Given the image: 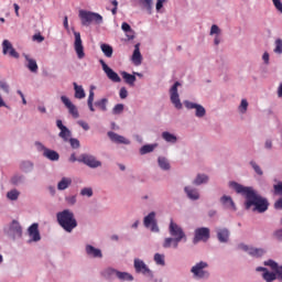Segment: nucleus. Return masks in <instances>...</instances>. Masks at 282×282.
<instances>
[{
  "instance_id": "f257e3e1",
  "label": "nucleus",
  "mask_w": 282,
  "mask_h": 282,
  "mask_svg": "<svg viewBox=\"0 0 282 282\" xmlns=\"http://www.w3.org/2000/svg\"><path fill=\"white\" fill-rule=\"evenodd\" d=\"M229 186L234 188L236 193L243 195L246 198L245 206L247 210H250L252 206H254L253 210H257L258 213H265V210H268V207L270 206L268 199L257 194L252 187H246L237 182H230Z\"/></svg>"
},
{
  "instance_id": "f03ea898",
  "label": "nucleus",
  "mask_w": 282,
  "mask_h": 282,
  "mask_svg": "<svg viewBox=\"0 0 282 282\" xmlns=\"http://www.w3.org/2000/svg\"><path fill=\"white\" fill-rule=\"evenodd\" d=\"M169 232L171 237L164 239L163 248L177 249L180 243H182V241L186 243L187 241L186 232H184V229L180 225H177L175 221H173V219H171L170 221Z\"/></svg>"
},
{
  "instance_id": "7ed1b4c3",
  "label": "nucleus",
  "mask_w": 282,
  "mask_h": 282,
  "mask_svg": "<svg viewBox=\"0 0 282 282\" xmlns=\"http://www.w3.org/2000/svg\"><path fill=\"white\" fill-rule=\"evenodd\" d=\"M57 221L59 226L66 231L72 232L76 226H78V223L76 221V218L74 217V213L69 209H64L63 212L57 213Z\"/></svg>"
},
{
  "instance_id": "20e7f679",
  "label": "nucleus",
  "mask_w": 282,
  "mask_h": 282,
  "mask_svg": "<svg viewBox=\"0 0 282 282\" xmlns=\"http://www.w3.org/2000/svg\"><path fill=\"white\" fill-rule=\"evenodd\" d=\"M79 19L82 21V25L85 28H88V25H91V23H102V15L99 13H94L91 11H85L80 10L79 11Z\"/></svg>"
},
{
  "instance_id": "39448f33",
  "label": "nucleus",
  "mask_w": 282,
  "mask_h": 282,
  "mask_svg": "<svg viewBox=\"0 0 282 282\" xmlns=\"http://www.w3.org/2000/svg\"><path fill=\"white\" fill-rule=\"evenodd\" d=\"M206 268H208V263L204 261L192 267L191 272L194 275V279H208L210 276V272H208Z\"/></svg>"
},
{
  "instance_id": "423d86ee",
  "label": "nucleus",
  "mask_w": 282,
  "mask_h": 282,
  "mask_svg": "<svg viewBox=\"0 0 282 282\" xmlns=\"http://www.w3.org/2000/svg\"><path fill=\"white\" fill-rule=\"evenodd\" d=\"M193 243H199V241H208L210 239V229L208 227H200L195 229Z\"/></svg>"
},
{
  "instance_id": "0eeeda50",
  "label": "nucleus",
  "mask_w": 282,
  "mask_h": 282,
  "mask_svg": "<svg viewBox=\"0 0 282 282\" xmlns=\"http://www.w3.org/2000/svg\"><path fill=\"white\" fill-rule=\"evenodd\" d=\"M78 162L86 164V166H89V169H98V166H102V163L96 160V156L90 154H82Z\"/></svg>"
},
{
  "instance_id": "6e6552de",
  "label": "nucleus",
  "mask_w": 282,
  "mask_h": 282,
  "mask_svg": "<svg viewBox=\"0 0 282 282\" xmlns=\"http://www.w3.org/2000/svg\"><path fill=\"white\" fill-rule=\"evenodd\" d=\"M75 42L74 50L79 59L85 58V46H83V39H80V32H74Z\"/></svg>"
},
{
  "instance_id": "1a4fd4ad",
  "label": "nucleus",
  "mask_w": 282,
  "mask_h": 282,
  "mask_svg": "<svg viewBox=\"0 0 282 282\" xmlns=\"http://www.w3.org/2000/svg\"><path fill=\"white\" fill-rule=\"evenodd\" d=\"M180 82H175L174 85L170 89L171 102L177 109H182V101L180 100V94L177 93V88L180 87Z\"/></svg>"
},
{
  "instance_id": "9d476101",
  "label": "nucleus",
  "mask_w": 282,
  "mask_h": 282,
  "mask_svg": "<svg viewBox=\"0 0 282 282\" xmlns=\"http://www.w3.org/2000/svg\"><path fill=\"white\" fill-rule=\"evenodd\" d=\"M143 225L145 228H151L152 232L160 231V228H158V221L155 220V212H152L144 217Z\"/></svg>"
},
{
  "instance_id": "9b49d317",
  "label": "nucleus",
  "mask_w": 282,
  "mask_h": 282,
  "mask_svg": "<svg viewBox=\"0 0 282 282\" xmlns=\"http://www.w3.org/2000/svg\"><path fill=\"white\" fill-rule=\"evenodd\" d=\"M99 63L105 74L108 76L109 80H112V83H120L122 80L118 73L113 72V69H111V67H109L107 63H105L102 59H100Z\"/></svg>"
},
{
  "instance_id": "f8f14e48",
  "label": "nucleus",
  "mask_w": 282,
  "mask_h": 282,
  "mask_svg": "<svg viewBox=\"0 0 282 282\" xmlns=\"http://www.w3.org/2000/svg\"><path fill=\"white\" fill-rule=\"evenodd\" d=\"M184 105L186 109H196V112H195L196 118H204V116H206V108H204V106L188 101V100L184 101Z\"/></svg>"
},
{
  "instance_id": "ddd939ff",
  "label": "nucleus",
  "mask_w": 282,
  "mask_h": 282,
  "mask_svg": "<svg viewBox=\"0 0 282 282\" xmlns=\"http://www.w3.org/2000/svg\"><path fill=\"white\" fill-rule=\"evenodd\" d=\"M134 270L138 273L141 274H147L148 276H152V272L149 269V267H147V264L144 263V261L140 260V259H134Z\"/></svg>"
},
{
  "instance_id": "4468645a",
  "label": "nucleus",
  "mask_w": 282,
  "mask_h": 282,
  "mask_svg": "<svg viewBox=\"0 0 282 282\" xmlns=\"http://www.w3.org/2000/svg\"><path fill=\"white\" fill-rule=\"evenodd\" d=\"M62 102L65 105V107L68 109V113L73 116V118H79L78 108H76L75 105L67 98L66 96L61 97Z\"/></svg>"
},
{
  "instance_id": "2eb2a0df",
  "label": "nucleus",
  "mask_w": 282,
  "mask_h": 282,
  "mask_svg": "<svg viewBox=\"0 0 282 282\" xmlns=\"http://www.w3.org/2000/svg\"><path fill=\"white\" fill-rule=\"evenodd\" d=\"M241 250H243L245 252H248V254H250L251 257H263V254H265V249L262 248H252V247H248L246 245H240Z\"/></svg>"
},
{
  "instance_id": "dca6fc26",
  "label": "nucleus",
  "mask_w": 282,
  "mask_h": 282,
  "mask_svg": "<svg viewBox=\"0 0 282 282\" xmlns=\"http://www.w3.org/2000/svg\"><path fill=\"white\" fill-rule=\"evenodd\" d=\"M28 232H29V237H30V241H41V232L39 231V224L37 223H34L32 224L29 229H28Z\"/></svg>"
},
{
  "instance_id": "f3484780",
  "label": "nucleus",
  "mask_w": 282,
  "mask_h": 282,
  "mask_svg": "<svg viewBox=\"0 0 282 282\" xmlns=\"http://www.w3.org/2000/svg\"><path fill=\"white\" fill-rule=\"evenodd\" d=\"M2 52L3 54H8L9 52V56H11L12 58H19V53L17 52V50H14V47H12V43H10V41L4 40L2 42Z\"/></svg>"
},
{
  "instance_id": "a211bd4d",
  "label": "nucleus",
  "mask_w": 282,
  "mask_h": 282,
  "mask_svg": "<svg viewBox=\"0 0 282 282\" xmlns=\"http://www.w3.org/2000/svg\"><path fill=\"white\" fill-rule=\"evenodd\" d=\"M108 138L111 140V142H116V144H130L131 143L127 138H124L113 131L108 132Z\"/></svg>"
},
{
  "instance_id": "6ab92c4d",
  "label": "nucleus",
  "mask_w": 282,
  "mask_h": 282,
  "mask_svg": "<svg viewBox=\"0 0 282 282\" xmlns=\"http://www.w3.org/2000/svg\"><path fill=\"white\" fill-rule=\"evenodd\" d=\"M217 237L220 243H228V239H230V231L226 228H220L217 230Z\"/></svg>"
},
{
  "instance_id": "aec40b11",
  "label": "nucleus",
  "mask_w": 282,
  "mask_h": 282,
  "mask_svg": "<svg viewBox=\"0 0 282 282\" xmlns=\"http://www.w3.org/2000/svg\"><path fill=\"white\" fill-rule=\"evenodd\" d=\"M86 253L88 257H93L94 259H102V251H100V249H96L94 246H86Z\"/></svg>"
},
{
  "instance_id": "412c9836",
  "label": "nucleus",
  "mask_w": 282,
  "mask_h": 282,
  "mask_svg": "<svg viewBox=\"0 0 282 282\" xmlns=\"http://www.w3.org/2000/svg\"><path fill=\"white\" fill-rule=\"evenodd\" d=\"M264 265H269V268H271V270H274L275 274H278V279H281V281H282V265L279 267V264L274 260L265 261Z\"/></svg>"
},
{
  "instance_id": "4be33fe9",
  "label": "nucleus",
  "mask_w": 282,
  "mask_h": 282,
  "mask_svg": "<svg viewBox=\"0 0 282 282\" xmlns=\"http://www.w3.org/2000/svg\"><path fill=\"white\" fill-rule=\"evenodd\" d=\"M132 62L134 65H142V54L140 53V44L134 45V51L132 54Z\"/></svg>"
},
{
  "instance_id": "5701e85b",
  "label": "nucleus",
  "mask_w": 282,
  "mask_h": 282,
  "mask_svg": "<svg viewBox=\"0 0 282 282\" xmlns=\"http://www.w3.org/2000/svg\"><path fill=\"white\" fill-rule=\"evenodd\" d=\"M220 202L225 208H229L230 210H237V207L235 206V202L232 200V197L224 195L220 198Z\"/></svg>"
},
{
  "instance_id": "b1692460",
  "label": "nucleus",
  "mask_w": 282,
  "mask_h": 282,
  "mask_svg": "<svg viewBox=\"0 0 282 282\" xmlns=\"http://www.w3.org/2000/svg\"><path fill=\"white\" fill-rule=\"evenodd\" d=\"M43 155L44 158H47V160H51L52 162H57V160L61 158V155H58V152L50 150L47 148L44 149Z\"/></svg>"
},
{
  "instance_id": "393cba45",
  "label": "nucleus",
  "mask_w": 282,
  "mask_h": 282,
  "mask_svg": "<svg viewBox=\"0 0 282 282\" xmlns=\"http://www.w3.org/2000/svg\"><path fill=\"white\" fill-rule=\"evenodd\" d=\"M25 61H26V67L28 69H30L33 74H36V72H39V64H36V61L33 58H30L29 55L24 56Z\"/></svg>"
},
{
  "instance_id": "a878e982",
  "label": "nucleus",
  "mask_w": 282,
  "mask_h": 282,
  "mask_svg": "<svg viewBox=\"0 0 282 282\" xmlns=\"http://www.w3.org/2000/svg\"><path fill=\"white\" fill-rule=\"evenodd\" d=\"M121 76L124 83H127V85H130V87H133V85H135V80H137L135 75H131L127 72H122Z\"/></svg>"
},
{
  "instance_id": "bb28decb",
  "label": "nucleus",
  "mask_w": 282,
  "mask_h": 282,
  "mask_svg": "<svg viewBox=\"0 0 282 282\" xmlns=\"http://www.w3.org/2000/svg\"><path fill=\"white\" fill-rule=\"evenodd\" d=\"M69 186H72V178L69 177H63L57 184L58 191H65L66 188H69Z\"/></svg>"
},
{
  "instance_id": "cd10ccee",
  "label": "nucleus",
  "mask_w": 282,
  "mask_h": 282,
  "mask_svg": "<svg viewBox=\"0 0 282 282\" xmlns=\"http://www.w3.org/2000/svg\"><path fill=\"white\" fill-rule=\"evenodd\" d=\"M185 193L189 199H199V192L197 189H193L191 187H185Z\"/></svg>"
},
{
  "instance_id": "c85d7f7f",
  "label": "nucleus",
  "mask_w": 282,
  "mask_h": 282,
  "mask_svg": "<svg viewBox=\"0 0 282 282\" xmlns=\"http://www.w3.org/2000/svg\"><path fill=\"white\" fill-rule=\"evenodd\" d=\"M73 85L75 89V98L83 100V98H85V89H83V86H78V84L76 83H74Z\"/></svg>"
},
{
  "instance_id": "c756f323",
  "label": "nucleus",
  "mask_w": 282,
  "mask_h": 282,
  "mask_svg": "<svg viewBox=\"0 0 282 282\" xmlns=\"http://www.w3.org/2000/svg\"><path fill=\"white\" fill-rule=\"evenodd\" d=\"M101 52H104L107 58H111L113 56V47L109 44H101Z\"/></svg>"
},
{
  "instance_id": "7c9ffc66",
  "label": "nucleus",
  "mask_w": 282,
  "mask_h": 282,
  "mask_svg": "<svg viewBox=\"0 0 282 282\" xmlns=\"http://www.w3.org/2000/svg\"><path fill=\"white\" fill-rule=\"evenodd\" d=\"M158 162H159L160 169H162L163 171H169V169H171V164L169 163V160H166V158L160 156L158 159Z\"/></svg>"
},
{
  "instance_id": "2f4dec72",
  "label": "nucleus",
  "mask_w": 282,
  "mask_h": 282,
  "mask_svg": "<svg viewBox=\"0 0 282 282\" xmlns=\"http://www.w3.org/2000/svg\"><path fill=\"white\" fill-rule=\"evenodd\" d=\"M155 147H158V144H145L140 149V154L147 155V153H153Z\"/></svg>"
},
{
  "instance_id": "473e14b6",
  "label": "nucleus",
  "mask_w": 282,
  "mask_h": 282,
  "mask_svg": "<svg viewBox=\"0 0 282 282\" xmlns=\"http://www.w3.org/2000/svg\"><path fill=\"white\" fill-rule=\"evenodd\" d=\"M64 142H69V139L72 138V131L68 130V128H63L58 134Z\"/></svg>"
},
{
  "instance_id": "72a5a7b5",
  "label": "nucleus",
  "mask_w": 282,
  "mask_h": 282,
  "mask_svg": "<svg viewBox=\"0 0 282 282\" xmlns=\"http://www.w3.org/2000/svg\"><path fill=\"white\" fill-rule=\"evenodd\" d=\"M162 138L163 140H165V142H171L172 144H175V142H177V137H175V134H172L171 132H163Z\"/></svg>"
},
{
  "instance_id": "f704fd0d",
  "label": "nucleus",
  "mask_w": 282,
  "mask_h": 282,
  "mask_svg": "<svg viewBox=\"0 0 282 282\" xmlns=\"http://www.w3.org/2000/svg\"><path fill=\"white\" fill-rule=\"evenodd\" d=\"M276 276H279V274L270 271H265L264 273H262V278L267 282L276 281Z\"/></svg>"
},
{
  "instance_id": "c9c22d12",
  "label": "nucleus",
  "mask_w": 282,
  "mask_h": 282,
  "mask_svg": "<svg viewBox=\"0 0 282 282\" xmlns=\"http://www.w3.org/2000/svg\"><path fill=\"white\" fill-rule=\"evenodd\" d=\"M118 272L116 269L108 268L102 272L105 279H113V276H118Z\"/></svg>"
},
{
  "instance_id": "e433bc0d",
  "label": "nucleus",
  "mask_w": 282,
  "mask_h": 282,
  "mask_svg": "<svg viewBox=\"0 0 282 282\" xmlns=\"http://www.w3.org/2000/svg\"><path fill=\"white\" fill-rule=\"evenodd\" d=\"M117 279H120V281H133V275L128 272L118 271Z\"/></svg>"
},
{
  "instance_id": "4c0bfd02",
  "label": "nucleus",
  "mask_w": 282,
  "mask_h": 282,
  "mask_svg": "<svg viewBox=\"0 0 282 282\" xmlns=\"http://www.w3.org/2000/svg\"><path fill=\"white\" fill-rule=\"evenodd\" d=\"M206 182H208V176L204 174H198L194 181V184H196V186H199L202 184H206Z\"/></svg>"
},
{
  "instance_id": "58836bf2",
  "label": "nucleus",
  "mask_w": 282,
  "mask_h": 282,
  "mask_svg": "<svg viewBox=\"0 0 282 282\" xmlns=\"http://www.w3.org/2000/svg\"><path fill=\"white\" fill-rule=\"evenodd\" d=\"M107 102H109V100H107V98H102L96 101L95 106L100 108L101 111H107Z\"/></svg>"
},
{
  "instance_id": "ea45409f",
  "label": "nucleus",
  "mask_w": 282,
  "mask_h": 282,
  "mask_svg": "<svg viewBox=\"0 0 282 282\" xmlns=\"http://www.w3.org/2000/svg\"><path fill=\"white\" fill-rule=\"evenodd\" d=\"M80 195L83 197H93L94 196V189H91V187H85L80 191Z\"/></svg>"
},
{
  "instance_id": "a19ab883",
  "label": "nucleus",
  "mask_w": 282,
  "mask_h": 282,
  "mask_svg": "<svg viewBox=\"0 0 282 282\" xmlns=\"http://www.w3.org/2000/svg\"><path fill=\"white\" fill-rule=\"evenodd\" d=\"M8 199H11L12 202L19 199V192L17 189H12L8 192L7 194Z\"/></svg>"
},
{
  "instance_id": "79ce46f5",
  "label": "nucleus",
  "mask_w": 282,
  "mask_h": 282,
  "mask_svg": "<svg viewBox=\"0 0 282 282\" xmlns=\"http://www.w3.org/2000/svg\"><path fill=\"white\" fill-rule=\"evenodd\" d=\"M154 261H155L156 265H164L165 264L164 254L155 253Z\"/></svg>"
},
{
  "instance_id": "37998d69",
  "label": "nucleus",
  "mask_w": 282,
  "mask_h": 282,
  "mask_svg": "<svg viewBox=\"0 0 282 282\" xmlns=\"http://www.w3.org/2000/svg\"><path fill=\"white\" fill-rule=\"evenodd\" d=\"M122 111H124V105L122 104H117L112 109V113H115V116L122 113Z\"/></svg>"
},
{
  "instance_id": "c03bdc74",
  "label": "nucleus",
  "mask_w": 282,
  "mask_h": 282,
  "mask_svg": "<svg viewBox=\"0 0 282 282\" xmlns=\"http://www.w3.org/2000/svg\"><path fill=\"white\" fill-rule=\"evenodd\" d=\"M68 142L72 149H80V141H78V139L70 138L68 139Z\"/></svg>"
},
{
  "instance_id": "a18cd8bd",
  "label": "nucleus",
  "mask_w": 282,
  "mask_h": 282,
  "mask_svg": "<svg viewBox=\"0 0 282 282\" xmlns=\"http://www.w3.org/2000/svg\"><path fill=\"white\" fill-rule=\"evenodd\" d=\"M239 111L240 113H246V111H248V100L242 99L241 104L239 106Z\"/></svg>"
},
{
  "instance_id": "49530a36",
  "label": "nucleus",
  "mask_w": 282,
  "mask_h": 282,
  "mask_svg": "<svg viewBox=\"0 0 282 282\" xmlns=\"http://www.w3.org/2000/svg\"><path fill=\"white\" fill-rule=\"evenodd\" d=\"M274 52H275V54H282V40L281 39L275 40Z\"/></svg>"
},
{
  "instance_id": "de8ad7c7",
  "label": "nucleus",
  "mask_w": 282,
  "mask_h": 282,
  "mask_svg": "<svg viewBox=\"0 0 282 282\" xmlns=\"http://www.w3.org/2000/svg\"><path fill=\"white\" fill-rule=\"evenodd\" d=\"M250 164L258 175H263V171L254 161H251Z\"/></svg>"
},
{
  "instance_id": "09e8293b",
  "label": "nucleus",
  "mask_w": 282,
  "mask_h": 282,
  "mask_svg": "<svg viewBox=\"0 0 282 282\" xmlns=\"http://www.w3.org/2000/svg\"><path fill=\"white\" fill-rule=\"evenodd\" d=\"M121 30H122L123 32H128V33L133 34V30H131V25H129V23H127V22H123V23L121 24Z\"/></svg>"
},
{
  "instance_id": "8fccbe9b",
  "label": "nucleus",
  "mask_w": 282,
  "mask_h": 282,
  "mask_svg": "<svg viewBox=\"0 0 282 282\" xmlns=\"http://www.w3.org/2000/svg\"><path fill=\"white\" fill-rule=\"evenodd\" d=\"M23 181V176L22 175H19V174H17V175H14L12 178H11V183L12 184H20V182H22Z\"/></svg>"
},
{
  "instance_id": "3c124183",
  "label": "nucleus",
  "mask_w": 282,
  "mask_h": 282,
  "mask_svg": "<svg viewBox=\"0 0 282 282\" xmlns=\"http://www.w3.org/2000/svg\"><path fill=\"white\" fill-rule=\"evenodd\" d=\"M275 195H282V182L273 186Z\"/></svg>"
},
{
  "instance_id": "603ef678",
  "label": "nucleus",
  "mask_w": 282,
  "mask_h": 282,
  "mask_svg": "<svg viewBox=\"0 0 282 282\" xmlns=\"http://www.w3.org/2000/svg\"><path fill=\"white\" fill-rule=\"evenodd\" d=\"M119 96L122 100H124V98L129 96V91L127 90V88L122 87L119 91Z\"/></svg>"
},
{
  "instance_id": "864d4df0",
  "label": "nucleus",
  "mask_w": 282,
  "mask_h": 282,
  "mask_svg": "<svg viewBox=\"0 0 282 282\" xmlns=\"http://www.w3.org/2000/svg\"><path fill=\"white\" fill-rule=\"evenodd\" d=\"M33 41H36L37 43H43L45 41V37L41 35V33L33 35Z\"/></svg>"
},
{
  "instance_id": "5fc2aeb1",
  "label": "nucleus",
  "mask_w": 282,
  "mask_h": 282,
  "mask_svg": "<svg viewBox=\"0 0 282 282\" xmlns=\"http://www.w3.org/2000/svg\"><path fill=\"white\" fill-rule=\"evenodd\" d=\"M272 2L274 4V7L276 8V10L279 12H281V14H282V2H281V0H272Z\"/></svg>"
},
{
  "instance_id": "6e6d98bb",
  "label": "nucleus",
  "mask_w": 282,
  "mask_h": 282,
  "mask_svg": "<svg viewBox=\"0 0 282 282\" xmlns=\"http://www.w3.org/2000/svg\"><path fill=\"white\" fill-rule=\"evenodd\" d=\"M66 202L69 206H74V204H76V196L66 197Z\"/></svg>"
},
{
  "instance_id": "4d7b16f0",
  "label": "nucleus",
  "mask_w": 282,
  "mask_h": 282,
  "mask_svg": "<svg viewBox=\"0 0 282 282\" xmlns=\"http://www.w3.org/2000/svg\"><path fill=\"white\" fill-rule=\"evenodd\" d=\"M219 32H221L220 30H219V26H217V24H213L212 25V29H210V34L213 35V34H219Z\"/></svg>"
},
{
  "instance_id": "13d9d810",
  "label": "nucleus",
  "mask_w": 282,
  "mask_h": 282,
  "mask_svg": "<svg viewBox=\"0 0 282 282\" xmlns=\"http://www.w3.org/2000/svg\"><path fill=\"white\" fill-rule=\"evenodd\" d=\"M78 124L83 128L84 131H89V123L85 121H78Z\"/></svg>"
},
{
  "instance_id": "bf43d9fd",
  "label": "nucleus",
  "mask_w": 282,
  "mask_h": 282,
  "mask_svg": "<svg viewBox=\"0 0 282 282\" xmlns=\"http://www.w3.org/2000/svg\"><path fill=\"white\" fill-rule=\"evenodd\" d=\"M143 6H145L148 10H151V7L153 6V0H143Z\"/></svg>"
},
{
  "instance_id": "052dcab7",
  "label": "nucleus",
  "mask_w": 282,
  "mask_h": 282,
  "mask_svg": "<svg viewBox=\"0 0 282 282\" xmlns=\"http://www.w3.org/2000/svg\"><path fill=\"white\" fill-rule=\"evenodd\" d=\"M164 1L165 0H158L156 2V11L160 12V10H162V8H164Z\"/></svg>"
},
{
  "instance_id": "680f3d73",
  "label": "nucleus",
  "mask_w": 282,
  "mask_h": 282,
  "mask_svg": "<svg viewBox=\"0 0 282 282\" xmlns=\"http://www.w3.org/2000/svg\"><path fill=\"white\" fill-rule=\"evenodd\" d=\"M274 208H276L278 210H282V198L278 199L274 203Z\"/></svg>"
},
{
  "instance_id": "e2e57ef3",
  "label": "nucleus",
  "mask_w": 282,
  "mask_h": 282,
  "mask_svg": "<svg viewBox=\"0 0 282 282\" xmlns=\"http://www.w3.org/2000/svg\"><path fill=\"white\" fill-rule=\"evenodd\" d=\"M94 96H95V94H94V90H89V96H88V105H91V104H94Z\"/></svg>"
},
{
  "instance_id": "0e129e2a",
  "label": "nucleus",
  "mask_w": 282,
  "mask_h": 282,
  "mask_svg": "<svg viewBox=\"0 0 282 282\" xmlns=\"http://www.w3.org/2000/svg\"><path fill=\"white\" fill-rule=\"evenodd\" d=\"M0 87H1V89H3V91H6L7 94L10 93V87L8 86V84H6V83H0Z\"/></svg>"
},
{
  "instance_id": "69168bd1",
  "label": "nucleus",
  "mask_w": 282,
  "mask_h": 282,
  "mask_svg": "<svg viewBox=\"0 0 282 282\" xmlns=\"http://www.w3.org/2000/svg\"><path fill=\"white\" fill-rule=\"evenodd\" d=\"M56 127L59 128V131H62L63 129H65L66 127L63 124V121L61 119H58L56 121Z\"/></svg>"
},
{
  "instance_id": "338daca9",
  "label": "nucleus",
  "mask_w": 282,
  "mask_h": 282,
  "mask_svg": "<svg viewBox=\"0 0 282 282\" xmlns=\"http://www.w3.org/2000/svg\"><path fill=\"white\" fill-rule=\"evenodd\" d=\"M275 237L279 239V241H282V229L275 231Z\"/></svg>"
},
{
  "instance_id": "774afa93",
  "label": "nucleus",
  "mask_w": 282,
  "mask_h": 282,
  "mask_svg": "<svg viewBox=\"0 0 282 282\" xmlns=\"http://www.w3.org/2000/svg\"><path fill=\"white\" fill-rule=\"evenodd\" d=\"M278 96H279V98H282V84H280V86L278 88Z\"/></svg>"
}]
</instances>
